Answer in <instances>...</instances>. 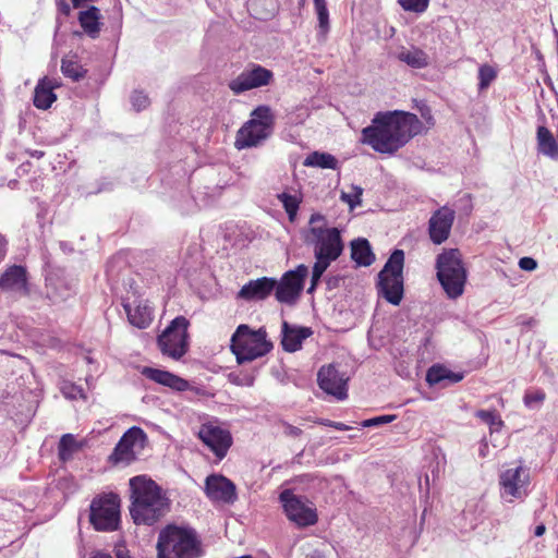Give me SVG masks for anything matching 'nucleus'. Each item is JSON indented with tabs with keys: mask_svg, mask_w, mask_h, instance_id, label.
I'll use <instances>...</instances> for the list:
<instances>
[{
	"mask_svg": "<svg viewBox=\"0 0 558 558\" xmlns=\"http://www.w3.org/2000/svg\"><path fill=\"white\" fill-rule=\"evenodd\" d=\"M422 130L423 123L414 113L378 112L373 124L362 130L361 141L377 153L393 154Z\"/></svg>",
	"mask_w": 558,
	"mask_h": 558,
	"instance_id": "obj_1",
	"label": "nucleus"
},
{
	"mask_svg": "<svg viewBox=\"0 0 558 558\" xmlns=\"http://www.w3.org/2000/svg\"><path fill=\"white\" fill-rule=\"evenodd\" d=\"M304 242L313 247L316 259L312 269L311 286L307 289V293H312L327 268L342 255L344 243L340 230L329 227L326 217L319 213L311 216Z\"/></svg>",
	"mask_w": 558,
	"mask_h": 558,
	"instance_id": "obj_2",
	"label": "nucleus"
},
{
	"mask_svg": "<svg viewBox=\"0 0 558 558\" xmlns=\"http://www.w3.org/2000/svg\"><path fill=\"white\" fill-rule=\"evenodd\" d=\"M130 514L137 525H153L168 511V498L162 494L160 486L145 475H137L130 480Z\"/></svg>",
	"mask_w": 558,
	"mask_h": 558,
	"instance_id": "obj_3",
	"label": "nucleus"
},
{
	"mask_svg": "<svg viewBox=\"0 0 558 558\" xmlns=\"http://www.w3.org/2000/svg\"><path fill=\"white\" fill-rule=\"evenodd\" d=\"M202 554L201 542L194 530L170 524L160 531L158 558H198Z\"/></svg>",
	"mask_w": 558,
	"mask_h": 558,
	"instance_id": "obj_4",
	"label": "nucleus"
},
{
	"mask_svg": "<svg viewBox=\"0 0 558 558\" xmlns=\"http://www.w3.org/2000/svg\"><path fill=\"white\" fill-rule=\"evenodd\" d=\"M437 279L449 299H458L464 292L468 272L458 248L444 250L436 259Z\"/></svg>",
	"mask_w": 558,
	"mask_h": 558,
	"instance_id": "obj_5",
	"label": "nucleus"
},
{
	"mask_svg": "<svg viewBox=\"0 0 558 558\" xmlns=\"http://www.w3.org/2000/svg\"><path fill=\"white\" fill-rule=\"evenodd\" d=\"M275 118L269 106L260 105L236 132L234 147L239 150L260 145L272 132Z\"/></svg>",
	"mask_w": 558,
	"mask_h": 558,
	"instance_id": "obj_6",
	"label": "nucleus"
},
{
	"mask_svg": "<svg viewBox=\"0 0 558 558\" xmlns=\"http://www.w3.org/2000/svg\"><path fill=\"white\" fill-rule=\"evenodd\" d=\"M404 252L395 250L378 274V294L396 306L401 303L404 293Z\"/></svg>",
	"mask_w": 558,
	"mask_h": 558,
	"instance_id": "obj_7",
	"label": "nucleus"
},
{
	"mask_svg": "<svg viewBox=\"0 0 558 558\" xmlns=\"http://www.w3.org/2000/svg\"><path fill=\"white\" fill-rule=\"evenodd\" d=\"M266 336L264 329L253 331L247 325H240L231 338V351L238 363L252 362L270 352L272 343L267 341Z\"/></svg>",
	"mask_w": 558,
	"mask_h": 558,
	"instance_id": "obj_8",
	"label": "nucleus"
},
{
	"mask_svg": "<svg viewBox=\"0 0 558 558\" xmlns=\"http://www.w3.org/2000/svg\"><path fill=\"white\" fill-rule=\"evenodd\" d=\"M190 322L184 316H177L157 337V348L161 354L173 361H180L190 349Z\"/></svg>",
	"mask_w": 558,
	"mask_h": 558,
	"instance_id": "obj_9",
	"label": "nucleus"
},
{
	"mask_svg": "<svg viewBox=\"0 0 558 558\" xmlns=\"http://www.w3.org/2000/svg\"><path fill=\"white\" fill-rule=\"evenodd\" d=\"M121 501L117 494L109 493L93 499L89 522L96 531L112 532L119 529Z\"/></svg>",
	"mask_w": 558,
	"mask_h": 558,
	"instance_id": "obj_10",
	"label": "nucleus"
},
{
	"mask_svg": "<svg viewBox=\"0 0 558 558\" xmlns=\"http://www.w3.org/2000/svg\"><path fill=\"white\" fill-rule=\"evenodd\" d=\"M283 512L298 527H307L318 522L317 509L310 500L295 495L291 489H284L279 495Z\"/></svg>",
	"mask_w": 558,
	"mask_h": 558,
	"instance_id": "obj_11",
	"label": "nucleus"
},
{
	"mask_svg": "<svg viewBox=\"0 0 558 558\" xmlns=\"http://www.w3.org/2000/svg\"><path fill=\"white\" fill-rule=\"evenodd\" d=\"M147 440V435L141 427L129 428L116 445L108 461L112 465H129L137 459Z\"/></svg>",
	"mask_w": 558,
	"mask_h": 558,
	"instance_id": "obj_12",
	"label": "nucleus"
},
{
	"mask_svg": "<svg viewBox=\"0 0 558 558\" xmlns=\"http://www.w3.org/2000/svg\"><path fill=\"white\" fill-rule=\"evenodd\" d=\"M272 82L274 72L271 70L257 63H250L228 83V87L234 95H240L247 90L268 86Z\"/></svg>",
	"mask_w": 558,
	"mask_h": 558,
	"instance_id": "obj_13",
	"label": "nucleus"
},
{
	"mask_svg": "<svg viewBox=\"0 0 558 558\" xmlns=\"http://www.w3.org/2000/svg\"><path fill=\"white\" fill-rule=\"evenodd\" d=\"M307 275L308 268L304 264L284 272L274 290L276 300L288 305L294 304L301 295Z\"/></svg>",
	"mask_w": 558,
	"mask_h": 558,
	"instance_id": "obj_14",
	"label": "nucleus"
},
{
	"mask_svg": "<svg viewBox=\"0 0 558 558\" xmlns=\"http://www.w3.org/2000/svg\"><path fill=\"white\" fill-rule=\"evenodd\" d=\"M197 436L219 460L227 456V452L232 445V436L230 432L219 426L217 422L203 423Z\"/></svg>",
	"mask_w": 558,
	"mask_h": 558,
	"instance_id": "obj_15",
	"label": "nucleus"
},
{
	"mask_svg": "<svg viewBox=\"0 0 558 558\" xmlns=\"http://www.w3.org/2000/svg\"><path fill=\"white\" fill-rule=\"evenodd\" d=\"M348 380L349 377L344 373H340L335 364L322 366L317 374L319 388L337 400L348 398Z\"/></svg>",
	"mask_w": 558,
	"mask_h": 558,
	"instance_id": "obj_16",
	"label": "nucleus"
},
{
	"mask_svg": "<svg viewBox=\"0 0 558 558\" xmlns=\"http://www.w3.org/2000/svg\"><path fill=\"white\" fill-rule=\"evenodd\" d=\"M454 218V210L447 206H444L433 213L428 221V234L434 244L439 245L447 241L450 235Z\"/></svg>",
	"mask_w": 558,
	"mask_h": 558,
	"instance_id": "obj_17",
	"label": "nucleus"
},
{
	"mask_svg": "<svg viewBox=\"0 0 558 558\" xmlns=\"http://www.w3.org/2000/svg\"><path fill=\"white\" fill-rule=\"evenodd\" d=\"M205 493L214 502L233 504L236 499L235 485L223 475L211 474L207 476Z\"/></svg>",
	"mask_w": 558,
	"mask_h": 558,
	"instance_id": "obj_18",
	"label": "nucleus"
},
{
	"mask_svg": "<svg viewBox=\"0 0 558 558\" xmlns=\"http://www.w3.org/2000/svg\"><path fill=\"white\" fill-rule=\"evenodd\" d=\"M276 286L277 280L270 277L250 280L238 292V299L248 302L266 300L274 292Z\"/></svg>",
	"mask_w": 558,
	"mask_h": 558,
	"instance_id": "obj_19",
	"label": "nucleus"
},
{
	"mask_svg": "<svg viewBox=\"0 0 558 558\" xmlns=\"http://www.w3.org/2000/svg\"><path fill=\"white\" fill-rule=\"evenodd\" d=\"M529 472L523 466L508 469L500 475V485L505 493L521 498L529 485Z\"/></svg>",
	"mask_w": 558,
	"mask_h": 558,
	"instance_id": "obj_20",
	"label": "nucleus"
},
{
	"mask_svg": "<svg viewBox=\"0 0 558 558\" xmlns=\"http://www.w3.org/2000/svg\"><path fill=\"white\" fill-rule=\"evenodd\" d=\"M129 323L138 328L146 329L153 323V308L147 300H135L133 304L123 303Z\"/></svg>",
	"mask_w": 558,
	"mask_h": 558,
	"instance_id": "obj_21",
	"label": "nucleus"
},
{
	"mask_svg": "<svg viewBox=\"0 0 558 558\" xmlns=\"http://www.w3.org/2000/svg\"><path fill=\"white\" fill-rule=\"evenodd\" d=\"M142 374L149 380L168 387L174 391H185L190 389V384L186 379L168 371L154 367H144Z\"/></svg>",
	"mask_w": 558,
	"mask_h": 558,
	"instance_id": "obj_22",
	"label": "nucleus"
},
{
	"mask_svg": "<svg viewBox=\"0 0 558 558\" xmlns=\"http://www.w3.org/2000/svg\"><path fill=\"white\" fill-rule=\"evenodd\" d=\"M281 333L283 350L295 352L302 348L303 341L313 335V330L310 327L291 326L288 322H283Z\"/></svg>",
	"mask_w": 558,
	"mask_h": 558,
	"instance_id": "obj_23",
	"label": "nucleus"
},
{
	"mask_svg": "<svg viewBox=\"0 0 558 558\" xmlns=\"http://www.w3.org/2000/svg\"><path fill=\"white\" fill-rule=\"evenodd\" d=\"M0 288L28 294L27 276L24 267L13 265L0 276Z\"/></svg>",
	"mask_w": 558,
	"mask_h": 558,
	"instance_id": "obj_24",
	"label": "nucleus"
},
{
	"mask_svg": "<svg viewBox=\"0 0 558 558\" xmlns=\"http://www.w3.org/2000/svg\"><path fill=\"white\" fill-rule=\"evenodd\" d=\"M60 84L47 77L39 81L34 92V106L38 109L46 110L57 100V95L53 93Z\"/></svg>",
	"mask_w": 558,
	"mask_h": 558,
	"instance_id": "obj_25",
	"label": "nucleus"
},
{
	"mask_svg": "<svg viewBox=\"0 0 558 558\" xmlns=\"http://www.w3.org/2000/svg\"><path fill=\"white\" fill-rule=\"evenodd\" d=\"M536 144L538 154L558 161V138L548 128L544 125L537 128Z\"/></svg>",
	"mask_w": 558,
	"mask_h": 558,
	"instance_id": "obj_26",
	"label": "nucleus"
},
{
	"mask_svg": "<svg viewBox=\"0 0 558 558\" xmlns=\"http://www.w3.org/2000/svg\"><path fill=\"white\" fill-rule=\"evenodd\" d=\"M100 10L95 5H90L88 9L80 11L77 16L78 23L84 33L93 39L97 38L101 31L102 23L100 22Z\"/></svg>",
	"mask_w": 558,
	"mask_h": 558,
	"instance_id": "obj_27",
	"label": "nucleus"
},
{
	"mask_svg": "<svg viewBox=\"0 0 558 558\" xmlns=\"http://www.w3.org/2000/svg\"><path fill=\"white\" fill-rule=\"evenodd\" d=\"M351 258L357 266L368 267L375 260L371 244L366 239L359 238L351 242Z\"/></svg>",
	"mask_w": 558,
	"mask_h": 558,
	"instance_id": "obj_28",
	"label": "nucleus"
},
{
	"mask_svg": "<svg viewBox=\"0 0 558 558\" xmlns=\"http://www.w3.org/2000/svg\"><path fill=\"white\" fill-rule=\"evenodd\" d=\"M62 74L71 78L73 82H78L85 78L87 69L81 63L80 58L75 53L66 54L61 60Z\"/></svg>",
	"mask_w": 558,
	"mask_h": 558,
	"instance_id": "obj_29",
	"label": "nucleus"
},
{
	"mask_svg": "<svg viewBox=\"0 0 558 558\" xmlns=\"http://www.w3.org/2000/svg\"><path fill=\"white\" fill-rule=\"evenodd\" d=\"M462 378V374L453 373L442 365H433L426 374V381L429 385H437L446 379L450 383H459Z\"/></svg>",
	"mask_w": 558,
	"mask_h": 558,
	"instance_id": "obj_30",
	"label": "nucleus"
},
{
	"mask_svg": "<svg viewBox=\"0 0 558 558\" xmlns=\"http://www.w3.org/2000/svg\"><path fill=\"white\" fill-rule=\"evenodd\" d=\"M248 10L257 20H268L276 12L275 0H250Z\"/></svg>",
	"mask_w": 558,
	"mask_h": 558,
	"instance_id": "obj_31",
	"label": "nucleus"
},
{
	"mask_svg": "<svg viewBox=\"0 0 558 558\" xmlns=\"http://www.w3.org/2000/svg\"><path fill=\"white\" fill-rule=\"evenodd\" d=\"M303 165L305 167H316L322 169L335 170L338 166V160L331 154L314 151L305 158Z\"/></svg>",
	"mask_w": 558,
	"mask_h": 558,
	"instance_id": "obj_32",
	"label": "nucleus"
},
{
	"mask_svg": "<svg viewBox=\"0 0 558 558\" xmlns=\"http://www.w3.org/2000/svg\"><path fill=\"white\" fill-rule=\"evenodd\" d=\"M277 198L281 202L290 222H294L298 216L300 205L302 203V196L298 194H289L282 192L277 195Z\"/></svg>",
	"mask_w": 558,
	"mask_h": 558,
	"instance_id": "obj_33",
	"label": "nucleus"
},
{
	"mask_svg": "<svg viewBox=\"0 0 558 558\" xmlns=\"http://www.w3.org/2000/svg\"><path fill=\"white\" fill-rule=\"evenodd\" d=\"M399 59L412 68L421 69L428 65V56L422 49L417 48L401 51Z\"/></svg>",
	"mask_w": 558,
	"mask_h": 558,
	"instance_id": "obj_34",
	"label": "nucleus"
},
{
	"mask_svg": "<svg viewBox=\"0 0 558 558\" xmlns=\"http://www.w3.org/2000/svg\"><path fill=\"white\" fill-rule=\"evenodd\" d=\"M80 445L77 444L74 435L64 434L58 444V456L59 459L63 462L70 460L73 457V453L80 449Z\"/></svg>",
	"mask_w": 558,
	"mask_h": 558,
	"instance_id": "obj_35",
	"label": "nucleus"
},
{
	"mask_svg": "<svg viewBox=\"0 0 558 558\" xmlns=\"http://www.w3.org/2000/svg\"><path fill=\"white\" fill-rule=\"evenodd\" d=\"M314 7L318 19V27L322 34L329 31V13L326 0H314Z\"/></svg>",
	"mask_w": 558,
	"mask_h": 558,
	"instance_id": "obj_36",
	"label": "nucleus"
},
{
	"mask_svg": "<svg viewBox=\"0 0 558 558\" xmlns=\"http://www.w3.org/2000/svg\"><path fill=\"white\" fill-rule=\"evenodd\" d=\"M363 189L357 185H352L350 192H342L340 195L341 201L347 203L350 209H354L362 204Z\"/></svg>",
	"mask_w": 558,
	"mask_h": 558,
	"instance_id": "obj_37",
	"label": "nucleus"
},
{
	"mask_svg": "<svg viewBox=\"0 0 558 558\" xmlns=\"http://www.w3.org/2000/svg\"><path fill=\"white\" fill-rule=\"evenodd\" d=\"M496 76H497V73L494 70V68H492L488 64L482 65L478 70V80H480L478 88H480V90L486 89L492 84V82L496 78Z\"/></svg>",
	"mask_w": 558,
	"mask_h": 558,
	"instance_id": "obj_38",
	"label": "nucleus"
},
{
	"mask_svg": "<svg viewBox=\"0 0 558 558\" xmlns=\"http://www.w3.org/2000/svg\"><path fill=\"white\" fill-rule=\"evenodd\" d=\"M546 399V393L543 389H530L526 390L523 397L525 407L533 408L542 404Z\"/></svg>",
	"mask_w": 558,
	"mask_h": 558,
	"instance_id": "obj_39",
	"label": "nucleus"
},
{
	"mask_svg": "<svg viewBox=\"0 0 558 558\" xmlns=\"http://www.w3.org/2000/svg\"><path fill=\"white\" fill-rule=\"evenodd\" d=\"M400 7L408 12L423 13L429 5V0H398Z\"/></svg>",
	"mask_w": 558,
	"mask_h": 558,
	"instance_id": "obj_40",
	"label": "nucleus"
},
{
	"mask_svg": "<svg viewBox=\"0 0 558 558\" xmlns=\"http://www.w3.org/2000/svg\"><path fill=\"white\" fill-rule=\"evenodd\" d=\"M475 416L489 426H494L495 424L502 425V421L499 418L495 410H478L476 411Z\"/></svg>",
	"mask_w": 558,
	"mask_h": 558,
	"instance_id": "obj_41",
	"label": "nucleus"
},
{
	"mask_svg": "<svg viewBox=\"0 0 558 558\" xmlns=\"http://www.w3.org/2000/svg\"><path fill=\"white\" fill-rule=\"evenodd\" d=\"M150 101L148 96L143 92H134L132 95V105L137 110H144L149 106Z\"/></svg>",
	"mask_w": 558,
	"mask_h": 558,
	"instance_id": "obj_42",
	"label": "nucleus"
},
{
	"mask_svg": "<svg viewBox=\"0 0 558 558\" xmlns=\"http://www.w3.org/2000/svg\"><path fill=\"white\" fill-rule=\"evenodd\" d=\"M396 415H380L362 422L363 427L379 426L392 422Z\"/></svg>",
	"mask_w": 558,
	"mask_h": 558,
	"instance_id": "obj_43",
	"label": "nucleus"
},
{
	"mask_svg": "<svg viewBox=\"0 0 558 558\" xmlns=\"http://www.w3.org/2000/svg\"><path fill=\"white\" fill-rule=\"evenodd\" d=\"M519 266L523 270L532 271V270L536 269L537 263L532 257H522L519 260Z\"/></svg>",
	"mask_w": 558,
	"mask_h": 558,
	"instance_id": "obj_44",
	"label": "nucleus"
},
{
	"mask_svg": "<svg viewBox=\"0 0 558 558\" xmlns=\"http://www.w3.org/2000/svg\"><path fill=\"white\" fill-rule=\"evenodd\" d=\"M283 427H284V434L289 437L296 438V437L301 436L303 433L301 428L293 426L291 424H288V423H284Z\"/></svg>",
	"mask_w": 558,
	"mask_h": 558,
	"instance_id": "obj_45",
	"label": "nucleus"
},
{
	"mask_svg": "<svg viewBox=\"0 0 558 558\" xmlns=\"http://www.w3.org/2000/svg\"><path fill=\"white\" fill-rule=\"evenodd\" d=\"M58 10L65 16L70 15L71 8L69 3H66L65 0H58L57 1Z\"/></svg>",
	"mask_w": 558,
	"mask_h": 558,
	"instance_id": "obj_46",
	"label": "nucleus"
},
{
	"mask_svg": "<svg viewBox=\"0 0 558 558\" xmlns=\"http://www.w3.org/2000/svg\"><path fill=\"white\" fill-rule=\"evenodd\" d=\"M328 427H332L337 430H349L350 426L345 425L342 422L328 421Z\"/></svg>",
	"mask_w": 558,
	"mask_h": 558,
	"instance_id": "obj_47",
	"label": "nucleus"
},
{
	"mask_svg": "<svg viewBox=\"0 0 558 558\" xmlns=\"http://www.w3.org/2000/svg\"><path fill=\"white\" fill-rule=\"evenodd\" d=\"M114 555L117 558H131L129 551L125 550L124 548H121V545L116 547Z\"/></svg>",
	"mask_w": 558,
	"mask_h": 558,
	"instance_id": "obj_48",
	"label": "nucleus"
},
{
	"mask_svg": "<svg viewBox=\"0 0 558 558\" xmlns=\"http://www.w3.org/2000/svg\"><path fill=\"white\" fill-rule=\"evenodd\" d=\"M545 531H546L545 525L539 524L535 527L534 534H535V536L539 537V536L544 535Z\"/></svg>",
	"mask_w": 558,
	"mask_h": 558,
	"instance_id": "obj_49",
	"label": "nucleus"
},
{
	"mask_svg": "<svg viewBox=\"0 0 558 558\" xmlns=\"http://www.w3.org/2000/svg\"><path fill=\"white\" fill-rule=\"evenodd\" d=\"M90 558H113V557L109 554L99 551V553H96L95 555H93Z\"/></svg>",
	"mask_w": 558,
	"mask_h": 558,
	"instance_id": "obj_50",
	"label": "nucleus"
},
{
	"mask_svg": "<svg viewBox=\"0 0 558 558\" xmlns=\"http://www.w3.org/2000/svg\"><path fill=\"white\" fill-rule=\"evenodd\" d=\"M423 117L427 121V123L434 124L433 117L429 112L427 114L423 113Z\"/></svg>",
	"mask_w": 558,
	"mask_h": 558,
	"instance_id": "obj_51",
	"label": "nucleus"
},
{
	"mask_svg": "<svg viewBox=\"0 0 558 558\" xmlns=\"http://www.w3.org/2000/svg\"><path fill=\"white\" fill-rule=\"evenodd\" d=\"M33 157L40 158L44 156V151L35 150L31 154Z\"/></svg>",
	"mask_w": 558,
	"mask_h": 558,
	"instance_id": "obj_52",
	"label": "nucleus"
},
{
	"mask_svg": "<svg viewBox=\"0 0 558 558\" xmlns=\"http://www.w3.org/2000/svg\"><path fill=\"white\" fill-rule=\"evenodd\" d=\"M328 421H329V420H323V421L320 422V424H323V425H325V426H328Z\"/></svg>",
	"mask_w": 558,
	"mask_h": 558,
	"instance_id": "obj_53",
	"label": "nucleus"
}]
</instances>
